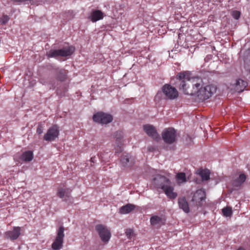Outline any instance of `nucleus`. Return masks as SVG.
Here are the masks:
<instances>
[{"label":"nucleus","mask_w":250,"mask_h":250,"mask_svg":"<svg viewBox=\"0 0 250 250\" xmlns=\"http://www.w3.org/2000/svg\"><path fill=\"white\" fill-rule=\"evenodd\" d=\"M176 78L180 81V89L185 94L194 96L199 102L209 99L217 90L216 86L212 84H205L202 80L189 79L187 72L178 73Z\"/></svg>","instance_id":"f257e3e1"},{"label":"nucleus","mask_w":250,"mask_h":250,"mask_svg":"<svg viewBox=\"0 0 250 250\" xmlns=\"http://www.w3.org/2000/svg\"><path fill=\"white\" fill-rule=\"evenodd\" d=\"M171 174L167 173L166 175L157 174L153 179L152 184L157 188L162 189L167 197L171 199L177 196V193L174 192V187L169 178Z\"/></svg>","instance_id":"f03ea898"},{"label":"nucleus","mask_w":250,"mask_h":250,"mask_svg":"<svg viewBox=\"0 0 250 250\" xmlns=\"http://www.w3.org/2000/svg\"><path fill=\"white\" fill-rule=\"evenodd\" d=\"M75 48L73 46H66L61 49H51L47 52L46 55L48 58H56L60 56L65 57L71 56Z\"/></svg>","instance_id":"7ed1b4c3"},{"label":"nucleus","mask_w":250,"mask_h":250,"mask_svg":"<svg viewBox=\"0 0 250 250\" xmlns=\"http://www.w3.org/2000/svg\"><path fill=\"white\" fill-rule=\"evenodd\" d=\"M95 229L103 242L106 243L109 241L111 234L106 226L102 224L97 225Z\"/></svg>","instance_id":"20e7f679"},{"label":"nucleus","mask_w":250,"mask_h":250,"mask_svg":"<svg viewBox=\"0 0 250 250\" xmlns=\"http://www.w3.org/2000/svg\"><path fill=\"white\" fill-rule=\"evenodd\" d=\"M64 230L62 226H61L57 230V236L52 244V248L54 250H59L62 248L64 237Z\"/></svg>","instance_id":"39448f33"},{"label":"nucleus","mask_w":250,"mask_h":250,"mask_svg":"<svg viewBox=\"0 0 250 250\" xmlns=\"http://www.w3.org/2000/svg\"><path fill=\"white\" fill-rule=\"evenodd\" d=\"M176 130L173 128H167L162 133V138L166 143L172 144L176 141Z\"/></svg>","instance_id":"423d86ee"},{"label":"nucleus","mask_w":250,"mask_h":250,"mask_svg":"<svg viewBox=\"0 0 250 250\" xmlns=\"http://www.w3.org/2000/svg\"><path fill=\"white\" fill-rule=\"evenodd\" d=\"M162 91L167 99L174 100L178 97L179 94L177 89L169 84H165L162 87Z\"/></svg>","instance_id":"0eeeda50"},{"label":"nucleus","mask_w":250,"mask_h":250,"mask_svg":"<svg viewBox=\"0 0 250 250\" xmlns=\"http://www.w3.org/2000/svg\"><path fill=\"white\" fill-rule=\"evenodd\" d=\"M59 127L56 125H53L50 127L43 136V139L46 141H53L58 138L59 135Z\"/></svg>","instance_id":"6e6552de"},{"label":"nucleus","mask_w":250,"mask_h":250,"mask_svg":"<svg viewBox=\"0 0 250 250\" xmlns=\"http://www.w3.org/2000/svg\"><path fill=\"white\" fill-rule=\"evenodd\" d=\"M93 119L94 122L102 124H107L112 122V116L104 112H98L93 115Z\"/></svg>","instance_id":"1a4fd4ad"},{"label":"nucleus","mask_w":250,"mask_h":250,"mask_svg":"<svg viewBox=\"0 0 250 250\" xmlns=\"http://www.w3.org/2000/svg\"><path fill=\"white\" fill-rule=\"evenodd\" d=\"M21 228L14 227L11 230L6 231L4 234V237L6 239L15 240L17 239L21 234Z\"/></svg>","instance_id":"9d476101"},{"label":"nucleus","mask_w":250,"mask_h":250,"mask_svg":"<svg viewBox=\"0 0 250 250\" xmlns=\"http://www.w3.org/2000/svg\"><path fill=\"white\" fill-rule=\"evenodd\" d=\"M206 198V192L204 189H200L197 190L194 194L192 201L195 203L196 206H201L202 202Z\"/></svg>","instance_id":"9b49d317"},{"label":"nucleus","mask_w":250,"mask_h":250,"mask_svg":"<svg viewBox=\"0 0 250 250\" xmlns=\"http://www.w3.org/2000/svg\"><path fill=\"white\" fill-rule=\"evenodd\" d=\"M144 129L146 133L153 139L158 141L160 137L158 135L156 129L152 125H146L144 126Z\"/></svg>","instance_id":"f8f14e48"},{"label":"nucleus","mask_w":250,"mask_h":250,"mask_svg":"<svg viewBox=\"0 0 250 250\" xmlns=\"http://www.w3.org/2000/svg\"><path fill=\"white\" fill-rule=\"evenodd\" d=\"M52 73L55 76V78L59 81L63 82L66 80L67 72L64 69L59 67L53 68Z\"/></svg>","instance_id":"ddd939ff"},{"label":"nucleus","mask_w":250,"mask_h":250,"mask_svg":"<svg viewBox=\"0 0 250 250\" xmlns=\"http://www.w3.org/2000/svg\"><path fill=\"white\" fill-rule=\"evenodd\" d=\"M121 163L124 167H130L133 165L134 159L129 154L123 155L121 158Z\"/></svg>","instance_id":"4468645a"},{"label":"nucleus","mask_w":250,"mask_h":250,"mask_svg":"<svg viewBox=\"0 0 250 250\" xmlns=\"http://www.w3.org/2000/svg\"><path fill=\"white\" fill-rule=\"evenodd\" d=\"M248 85V83L246 81L241 79H238L236 81L235 88L238 92H243Z\"/></svg>","instance_id":"2eb2a0df"},{"label":"nucleus","mask_w":250,"mask_h":250,"mask_svg":"<svg viewBox=\"0 0 250 250\" xmlns=\"http://www.w3.org/2000/svg\"><path fill=\"white\" fill-rule=\"evenodd\" d=\"M244 68L245 70L250 73V49L246 50L243 55Z\"/></svg>","instance_id":"dca6fc26"},{"label":"nucleus","mask_w":250,"mask_h":250,"mask_svg":"<svg viewBox=\"0 0 250 250\" xmlns=\"http://www.w3.org/2000/svg\"><path fill=\"white\" fill-rule=\"evenodd\" d=\"M57 195L60 198L64 199V200L67 201L70 197V191L68 189L59 188L57 191Z\"/></svg>","instance_id":"f3484780"},{"label":"nucleus","mask_w":250,"mask_h":250,"mask_svg":"<svg viewBox=\"0 0 250 250\" xmlns=\"http://www.w3.org/2000/svg\"><path fill=\"white\" fill-rule=\"evenodd\" d=\"M179 207L185 212L188 213L189 211L188 204L185 197H180L178 199Z\"/></svg>","instance_id":"a211bd4d"},{"label":"nucleus","mask_w":250,"mask_h":250,"mask_svg":"<svg viewBox=\"0 0 250 250\" xmlns=\"http://www.w3.org/2000/svg\"><path fill=\"white\" fill-rule=\"evenodd\" d=\"M103 18V13L100 10H96L92 12L89 19L93 22L97 21Z\"/></svg>","instance_id":"6ab92c4d"},{"label":"nucleus","mask_w":250,"mask_h":250,"mask_svg":"<svg viewBox=\"0 0 250 250\" xmlns=\"http://www.w3.org/2000/svg\"><path fill=\"white\" fill-rule=\"evenodd\" d=\"M198 173L201 176L203 181H208L210 179V172L208 169H200Z\"/></svg>","instance_id":"aec40b11"},{"label":"nucleus","mask_w":250,"mask_h":250,"mask_svg":"<svg viewBox=\"0 0 250 250\" xmlns=\"http://www.w3.org/2000/svg\"><path fill=\"white\" fill-rule=\"evenodd\" d=\"M33 159V154L31 151H26L21 156V159L24 162H30Z\"/></svg>","instance_id":"412c9836"},{"label":"nucleus","mask_w":250,"mask_h":250,"mask_svg":"<svg viewBox=\"0 0 250 250\" xmlns=\"http://www.w3.org/2000/svg\"><path fill=\"white\" fill-rule=\"evenodd\" d=\"M135 208V206L131 204H127L125 206L122 207L120 208V212L121 214L128 213L132 211Z\"/></svg>","instance_id":"4be33fe9"},{"label":"nucleus","mask_w":250,"mask_h":250,"mask_svg":"<svg viewBox=\"0 0 250 250\" xmlns=\"http://www.w3.org/2000/svg\"><path fill=\"white\" fill-rule=\"evenodd\" d=\"M176 179L179 184L187 182L186 174L184 172H179L176 175Z\"/></svg>","instance_id":"5701e85b"},{"label":"nucleus","mask_w":250,"mask_h":250,"mask_svg":"<svg viewBox=\"0 0 250 250\" xmlns=\"http://www.w3.org/2000/svg\"><path fill=\"white\" fill-rule=\"evenodd\" d=\"M246 179V176L244 174H241L239 177L233 183L234 186H239L243 183Z\"/></svg>","instance_id":"b1692460"},{"label":"nucleus","mask_w":250,"mask_h":250,"mask_svg":"<svg viewBox=\"0 0 250 250\" xmlns=\"http://www.w3.org/2000/svg\"><path fill=\"white\" fill-rule=\"evenodd\" d=\"M114 137L116 138L117 142H118V146L121 145L122 140L124 137L123 133L121 131H118L115 133Z\"/></svg>","instance_id":"393cba45"},{"label":"nucleus","mask_w":250,"mask_h":250,"mask_svg":"<svg viewBox=\"0 0 250 250\" xmlns=\"http://www.w3.org/2000/svg\"><path fill=\"white\" fill-rule=\"evenodd\" d=\"M162 222V218L157 216H152L150 218V223L152 225L155 226L160 224Z\"/></svg>","instance_id":"a878e982"},{"label":"nucleus","mask_w":250,"mask_h":250,"mask_svg":"<svg viewBox=\"0 0 250 250\" xmlns=\"http://www.w3.org/2000/svg\"><path fill=\"white\" fill-rule=\"evenodd\" d=\"M222 212L223 215L226 217H229L232 214V209L230 207H226L222 209Z\"/></svg>","instance_id":"bb28decb"},{"label":"nucleus","mask_w":250,"mask_h":250,"mask_svg":"<svg viewBox=\"0 0 250 250\" xmlns=\"http://www.w3.org/2000/svg\"><path fill=\"white\" fill-rule=\"evenodd\" d=\"M43 130H44L43 125L42 124H40L38 125V127L37 128L36 133L40 135V134H42L43 132Z\"/></svg>","instance_id":"cd10ccee"},{"label":"nucleus","mask_w":250,"mask_h":250,"mask_svg":"<svg viewBox=\"0 0 250 250\" xmlns=\"http://www.w3.org/2000/svg\"><path fill=\"white\" fill-rule=\"evenodd\" d=\"M125 234L128 238H131L134 235L133 229H127L125 231Z\"/></svg>","instance_id":"c85d7f7f"},{"label":"nucleus","mask_w":250,"mask_h":250,"mask_svg":"<svg viewBox=\"0 0 250 250\" xmlns=\"http://www.w3.org/2000/svg\"><path fill=\"white\" fill-rule=\"evenodd\" d=\"M9 20V18L7 15H3L0 20V21L2 24H5Z\"/></svg>","instance_id":"c756f323"},{"label":"nucleus","mask_w":250,"mask_h":250,"mask_svg":"<svg viewBox=\"0 0 250 250\" xmlns=\"http://www.w3.org/2000/svg\"><path fill=\"white\" fill-rule=\"evenodd\" d=\"M232 17L236 20H238L240 16V12L238 11H234L232 13Z\"/></svg>","instance_id":"7c9ffc66"},{"label":"nucleus","mask_w":250,"mask_h":250,"mask_svg":"<svg viewBox=\"0 0 250 250\" xmlns=\"http://www.w3.org/2000/svg\"><path fill=\"white\" fill-rule=\"evenodd\" d=\"M49 84H52V86H51V87H50V88L54 89V88H55V86L54 85V84H52V81H50L49 82Z\"/></svg>","instance_id":"2f4dec72"},{"label":"nucleus","mask_w":250,"mask_h":250,"mask_svg":"<svg viewBox=\"0 0 250 250\" xmlns=\"http://www.w3.org/2000/svg\"><path fill=\"white\" fill-rule=\"evenodd\" d=\"M95 158V157H92V158H91V162H92V163H94V162Z\"/></svg>","instance_id":"473e14b6"},{"label":"nucleus","mask_w":250,"mask_h":250,"mask_svg":"<svg viewBox=\"0 0 250 250\" xmlns=\"http://www.w3.org/2000/svg\"><path fill=\"white\" fill-rule=\"evenodd\" d=\"M237 250H245L243 248H240Z\"/></svg>","instance_id":"72a5a7b5"},{"label":"nucleus","mask_w":250,"mask_h":250,"mask_svg":"<svg viewBox=\"0 0 250 250\" xmlns=\"http://www.w3.org/2000/svg\"><path fill=\"white\" fill-rule=\"evenodd\" d=\"M119 149H120V150H119L120 151H121V147H119Z\"/></svg>","instance_id":"f704fd0d"}]
</instances>
